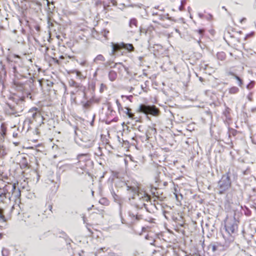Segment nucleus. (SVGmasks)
Returning a JSON list of instances; mask_svg holds the SVG:
<instances>
[{
  "label": "nucleus",
  "mask_w": 256,
  "mask_h": 256,
  "mask_svg": "<svg viewBox=\"0 0 256 256\" xmlns=\"http://www.w3.org/2000/svg\"><path fill=\"white\" fill-rule=\"evenodd\" d=\"M237 178V174L234 167L230 168L228 171L222 176L218 182L216 190L218 193L222 194L232 186V182Z\"/></svg>",
  "instance_id": "f03ea898"
},
{
  "label": "nucleus",
  "mask_w": 256,
  "mask_h": 256,
  "mask_svg": "<svg viewBox=\"0 0 256 256\" xmlns=\"http://www.w3.org/2000/svg\"><path fill=\"white\" fill-rule=\"evenodd\" d=\"M246 20V18H242V19L241 20L240 22H242V21H244V20Z\"/></svg>",
  "instance_id": "864d4df0"
},
{
  "label": "nucleus",
  "mask_w": 256,
  "mask_h": 256,
  "mask_svg": "<svg viewBox=\"0 0 256 256\" xmlns=\"http://www.w3.org/2000/svg\"><path fill=\"white\" fill-rule=\"evenodd\" d=\"M176 32H179V30H177V29H176Z\"/></svg>",
  "instance_id": "69168bd1"
},
{
  "label": "nucleus",
  "mask_w": 256,
  "mask_h": 256,
  "mask_svg": "<svg viewBox=\"0 0 256 256\" xmlns=\"http://www.w3.org/2000/svg\"><path fill=\"white\" fill-rule=\"evenodd\" d=\"M104 249H105V248H101L100 249V250H102L104 251Z\"/></svg>",
  "instance_id": "e2e57ef3"
},
{
  "label": "nucleus",
  "mask_w": 256,
  "mask_h": 256,
  "mask_svg": "<svg viewBox=\"0 0 256 256\" xmlns=\"http://www.w3.org/2000/svg\"><path fill=\"white\" fill-rule=\"evenodd\" d=\"M54 185V187L55 188V190H56L58 188V186H56V183L55 182H54L53 180L51 182Z\"/></svg>",
  "instance_id": "79ce46f5"
},
{
  "label": "nucleus",
  "mask_w": 256,
  "mask_h": 256,
  "mask_svg": "<svg viewBox=\"0 0 256 256\" xmlns=\"http://www.w3.org/2000/svg\"><path fill=\"white\" fill-rule=\"evenodd\" d=\"M0 128H1V130H2L1 134L2 136H4V135L6 134V128L4 126L3 124H1Z\"/></svg>",
  "instance_id": "c756f323"
},
{
  "label": "nucleus",
  "mask_w": 256,
  "mask_h": 256,
  "mask_svg": "<svg viewBox=\"0 0 256 256\" xmlns=\"http://www.w3.org/2000/svg\"><path fill=\"white\" fill-rule=\"evenodd\" d=\"M141 88H142V89H144V86H142H142H141Z\"/></svg>",
  "instance_id": "338daca9"
},
{
  "label": "nucleus",
  "mask_w": 256,
  "mask_h": 256,
  "mask_svg": "<svg viewBox=\"0 0 256 256\" xmlns=\"http://www.w3.org/2000/svg\"><path fill=\"white\" fill-rule=\"evenodd\" d=\"M102 1L100 0H98L96 2V4L98 6L99 4H102Z\"/></svg>",
  "instance_id": "a19ab883"
},
{
  "label": "nucleus",
  "mask_w": 256,
  "mask_h": 256,
  "mask_svg": "<svg viewBox=\"0 0 256 256\" xmlns=\"http://www.w3.org/2000/svg\"><path fill=\"white\" fill-rule=\"evenodd\" d=\"M130 111H131L130 108H128V107H125V108H124V110H123L122 112L124 114H126V115L128 116L129 118H132V119H134V114L133 113H132Z\"/></svg>",
  "instance_id": "2eb2a0df"
},
{
  "label": "nucleus",
  "mask_w": 256,
  "mask_h": 256,
  "mask_svg": "<svg viewBox=\"0 0 256 256\" xmlns=\"http://www.w3.org/2000/svg\"><path fill=\"white\" fill-rule=\"evenodd\" d=\"M60 58H61V59H64V56H60Z\"/></svg>",
  "instance_id": "13d9d810"
},
{
  "label": "nucleus",
  "mask_w": 256,
  "mask_h": 256,
  "mask_svg": "<svg viewBox=\"0 0 256 256\" xmlns=\"http://www.w3.org/2000/svg\"><path fill=\"white\" fill-rule=\"evenodd\" d=\"M2 256H8L10 254V251L8 249L3 248L2 250Z\"/></svg>",
  "instance_id": "4be33fe9"
},
{
  "label": "nucleus",
  "mask_w": 256,
  "mask_h": 256,
  "mask_svg": "<svg viewBox=\"0 0 256 256\" xmlns=\"http://www.w3.org/2000/svg\"><path fill=\"white\" fill-rule=\"evenodd\" d=\"M122 48L129 52H132L134 50V47L133 45L131 44H125L124 42H122L118 46H115L114 44H112V54H114L117 48Z\"/></svg>",
  "instance_id": "f8f14e48"
},
{
  "label": "nucleus",
  "mask_w": 256,
  "mask_h": 256,
  "mask_svg": "<svg viewBox=\"0 0 256 256\" xmlns=\"http://www.w3.org/2000/svg\"><path fill=\"white\" fill-rule=\"evenodd\" d=\"M73 72L75 73L76 74V76L79 78H80L82 76V73L78 70H75Z\"/></svg>",
  "instance_id": "f704fd0d"
},
{
  "label": "nucleus",
  "mask_w": 256,
  "mask_h": 256,
  "mask_svg": "<svg viewBox=\"0 0 256 256\" xmlns=\"http://www.w3.org/2000/svg\"><path fill=\"white\" fill-rule=\"evenodd\" d=\"M94 136L88 132L82 134V137L80 138L81 142L80 144L84 148H90L93 146L94 142Z\"/></svg>",
  "instance_id": "20e7f679"
},
{
  "label": "nucleus",
  "mask_w": 256,
  "mask_h": 256,
  "mask_svg": "<svg viewBox=\"0 0 256 256\" xmlns=\"http://www.w3.org/2000/svg\"><path fill=\"white\" fill-rule=\"evenodd\" d=\"M103 86H105L104 85V84H101L100 89V92H102V88H103Z\"/></svg>",
  "instance_id": "a18cd8bd"
},
{
  "label": "nucleus",
  "mask_w": 256,
  "mask_h": 256,
  "mask_svg": "<svg viewBox=\"0 0 256 256\" xmlns=\"http://www.w3.org/2000/svg\"><path fill=\"white\" fill-rule=\"evenodd\" d=\"M111 193L113 197V198L114 199V200L116 202H119L120 196L118 195H117L114 190H112L111 192Z\"/></svg>",
  "instance_id": "6ab92c4d"
},
{
  "label": "nucleus",
  "mask_w": 256,
  "mask_h": 256,
  "mask_svg": "<svg viewBox=\"0 0 256 256\" xmlns=\"http://www.w3.org/2000/svg\"><path fill=\"white\" fill-rule=\"evenodd\" d=\"M101 61L104 62L105 61V58L102 54L98 55L94 59V62L96 63H97L98 62Z\"/></svg>",
  "instance_id": "f3484780"
},
{
  "label": "nucleus",
  "mask_w": 256,
  "mask_h": 256,
  "mask_svg": "<svg viewBox=\"0 0 256 256\" xmlns=\"http://www.w3.org/2000/svg\"><path fill=\"white\" fill-rule=\"evenodd\" d=\"M91 104V102L90 100L87 101L83 104V108L86 109L88 108Z\"/></svg>",
  "instance_id": "7c9ffc66"
},
{
  "label": "nucleus",
  "mask_w": 256,
  "mask_h": 256,
  "mask_svg": "<svg viewBox=\"0 0 256 256\" xmlns=\"http://www.w3.org/2000/svg\"><path fill=\"white\" fill-rule=\"evenodd\" d=\"M120 213H121L122 208H121V205L120 204Z\"/></svg>",
  "instance_id": "5fc2aeb1"
},
{
  "label": "nucleus",
  "mask_w": 256,
  "mask_h": 256,
  "mask_svg": "<svg viewBox=\"0 0 256 256\" xmlns=\"http://www.w3.org/2000/svg\"><path fill=\"white\" fill-rule=\"evenodd\" d=\"M252 142L253 144H256V139L254 138L252 139Z\"/></svg>",
  "instance_id": "de8ad7c7"
},
{
  "label": "nucleus",
  "mask_w": 256,
  "mask_h": 256,
  "mask_svg": "<svg viewBox=\"0 0 256 256\" xmlns=\"http://www.w3.org/2000/svg\"><path fill=\"white\" fill-rule=\"evenodd\" d=\"M150 198V196L145 192L142 190H140L138 192L132 194V196L129 198V200L130 204L134 206L136 210H130L129 216L137 220L142 219V216L139 214L138 210L142 209L143 207L146 208L145 202H148Z\"/></svg>",
  "instance_id": "f257e3e1"
},
{
  "label": "nucleus",
  "mask_w": 256,
  "mask_h": 256,
  "mask_svg": "<svg viewBox=\"0 0 256 256\" xmlns=\"http://www.w3.org/2000/svg\"><path fill=\"white\" fill-rule=\"evenodd\" d=\"M78 162L76 164L77 168L84 170L86 168L87 163L90 162L89 155L86 154H79L77 156Z\"/></svg>",
  "instance_id": "423d86ee"
},
{
  "label": "nucleus",
  "mask_w": 256,
  "mask_h": 256,
  "mask_svg": "<svg viewBox=\"0 0 256 256\" xmlns=\"http://www.w3.org/2000/svg\"><path fill=\"white\" fill-rule=\"evenodd\" d=\"M126 190L132 194L140 190L138 183L134 180H128L126 182Z\"/></svg>",
  "instance_id": "9b49d317"
},
{
  "label": "nucleus",
  "mask_w": 256,
  "mask_h": 256,
  "mask_svg": "<svg viewBox=\"0 0 256 256\" xmlns=\"http://www.w3.org/2000/svg\"><path fill=\"white\" fill-rule=\"evenodd\" d=\"M167 184H168V182H164V186H167Z\"/></svg>",
  "instance_id": "603ef678"
},
{
  "label": "nucleus",
  "mask_w": 256,
  "mask_h": 256,
  "mask_svg": "<svg viewBox=\"0 0 256 256\" xmlns=\"http://www.w3.org/2000/svg\"><path fill=\"white\" fill-rule=\"evenodd\" d=\"M69 86H73L74 88L80 85V84H78L76 82L73 80H70L68 82Z\"/></svg>",
  "instance_id": "aec40b11"
},
{
  "label": "nucleus",
  "mask_w": 256,
  "mask_h": 256,
  "mask_svg": "<svg viewBox=\"0 0 256 256\" xmlns=\"http://www.w3.org/2000/svg\"><path fill=\"white\" fill-rule=\"evenodd\" d=\"M152 131H154V132H156V130L155 128H152Z\"/></svg>",
  "instance_id": "4d7b16f0"
},
{
  "label": "nucleus",
  "mask_w": 256,
  "mask_h": 256,
  "mask_svg": "<svg viewBox=\"0 0 256 256\" xmlns=\"http://www.w3.org/2000/svg\"><path fill=\"white\" fill-rule=\"evenodd\" d=\"M180 8V10H182V8H183V6H180V8Z\"/></svg>",
  "instance_id": "3c124183"
},
{
  "label": "nucleus",
  "mask_w": 256,
  "mask_h": 256,
  "mask_svg": "<svg viewBox=\"0 0 256 256\" xmlns=\"http://www.w3.org/2000/svg\"><path fill=\"white\" fill-rule=\"evenodd\" d=\"M86 87L82 84L74 88V89L70 92V98L73 102H76V97L74 96L76 94L82 95L85 100L87 99L86 95L85 92Z\"/></svg>",
  "instance_id": "6e6552de"
},
{
  "label": "nucleus",
  "mask_w": 256,
  "mask_h": 256,
  "mask_svg": "<svg viewBox=\"0 0 256 256\" xmlns=\"http://www.w3.org/2000/svg\"><path fill=\"white\" fill-rule=\"evenodd\" d=\"M176 199H178V195L176 194Z\"/></svg>",
  "instance_id": "0e129e2a"
},
{
  "label": "nucleus",
  "mask_w": 256,
  "mask_h": 256,
  "mask_svg": "<svg viewBox=\"0 0 256 256\" xmlns=\"http://www.w3.org/2000/svg\"><path fill=\"white\" fill-rule=\"evenodd\" d=\"M129 26L132 30L131 32H134L138 28V20L135 18H131L129 22Z\"/></svg>",
  "instance_id": "4468645a"
},
{
  "label": "nucleus",
  "mask_w": 256,
  "mask_h": 256,
  "mask_svg": "<svg viewBox=\"0 0 256 256\" xmlns=\"http://www.w3.org/2000/svg\"><path fill=\"white\" fill-rule=\"evenodd\" d=\"M32 117L34 119H35L36 120L38 118H42L40 113L36 112H35L32 114Z\"/></svg>",
  "instance_id": "bb28decb"
},
{
  "label": "nucleus",
  "mask_w": 256,
  "mask_h": 256,
  "mask_svg": "<svg viewBox=\"0 0 256 256\" xmlns=\"http://www.w3.org/2000/svg\"><path fill=\"white\" fill-rule=\"evenodd\" d=\"M254 81H250L249 84H247L246 88L249 90H252L254 88Z\"/></svg>",
  "instance_id": "b1692460"
},
{
  "label": "nucleus",
  "mask_w": 256,
  "mask_h": 256,
  "mask_svg": "<svg viewBox=\"0 0 256 256\" xmlns=\"http://www.w3.org/2000/svg\"><path fill=\"white\" fill-rule=\"evenodd\" d=\"M222 8L224 9V10H226V11L227 10L226 8V7H225V6H223L222 7Z\"/></svg>",
  "instance_id": "6e6d98bb"
},
{
  "label": "nucleus",
  "mask_w": 256,
  "mask_h": 256,
  "mask_svg": "<svg viewBox=\"0 0 256 256\" xmlns=\"http://www.w3.org/2000/svg\"><path fill=\"white\" fill-rule=\"evenodd\" d=\"M12 184H6L2 188L0 187V198L10 200V192L14 188Z\"/></svg>",
  "instance_id": "9d476101"
},
{
  "label": "nucleus",
  "mask_w": 256,
  "mask_h": 256,
  "mask_svg": "<svg viewBox=\"0 0 256 256\" xmlns=\"http://www.w3.org/2000/svg\"><path fill=\"white\" fill-rule=\"evenodd\" d=\"M109 32L106 30H104V37H106V34Z\"/></svg>",
  "instance_id": "ea45409f"
},
{
  "label": "nucleus",
  "mask_w": 256,
  "mask_h": 256,
  "mask_svg": "<svg viewBox=\"0 0 256 256\" xmlns=\"http://www.w3.org/2000/svg\"><path fill=\"white\" fill-rule=\"evenodd\" d=\"M230 113V109L227 108L223 112V114L226 116V118L228 116Z\"/></svg>",
  "instance_id": "473e14b6"
},
{
  "label": "nucleus",
  "mask_w": 256,
  "mask_h": 256,
  "mask_svg": "<svg viewBox=\"0 0 256 256\" xmlns=\"http://www.w3.org/2000/svg\"><path fill=\"white\" fill-rule=\"evenodd\" d=\"M238 222L235 218L228 220L225 225L226 230L232 234L236 232L238 228Z\"/></svg>",
  "instance_id": "1a4fd4ad"
},
{
  "label": "nucleus",
  "mask_w": 256,
  "mask_h": 256,
  "mask_svg": "<svg viewBox=\"0 0 256 256\" xmlns=\"http://www.w3.org/2000/svg\"><path fill=\"white\" fill-rule=\"evenodd\" d=\"M95 116H96V114H93V116H92V122L90 123L91 126H94V122Z\"/></svg>",
  "instance_id": "58836bf2"
},
{
  "label": "nucleus",
  "mask_w": 256,
  "mask_h": 256,
  "mask_svg": "<svg viewBox=\"0 0 256 256\" xmlns=\"http://www.w3.org/2000/svg\"><path fill=\"white\" fill-rule=\"evenodd\" d=\"M56 63H58V60H56Z\"/></svg>",
  "instance_id": "774afa93"
},
{
  "label": "nucleus",
  "mask_w": 256,
  "mask_h": 256,
  "mask_svg": "<svg viewBox=\"0 0 256 256\" xmlns=\"http://www.w3.org/2000/svg\"><path fill=\"white\" fill-rule=\"evenodd\" d=\"M98 69L96 70V72H95V74H94V76H95V75H96V72H98Z\"/></svg>",
  "instance_id": "052dcab7"
},
{
  "label": "nucleus",
  "mask_w": 256,
  "mask_h": 256,
  "mask_svg": "<svg viewBox=\"0 0 256 256\" xmlns=\"http://www.w3.org/2000/svg\"><path fill=\"white\" fill-rule=\"evenodd\" d=\"M117 78V74L114 70H110L108 74V78L110 80L113 82L116 80Z\"/></svg>",
  "instance_id": "dca6fc26"
},
{
  "label": "nucleus",
  "mask_w": 256,
  "mask_h": 256,
  "mask_svg": "<svg viewBox=\"0 0 256 256\" xmlns=\"http://www.w3.org/2000/svg\"><path fill=\"white\" fill-rule=\"evenodd\" d=\"M116 102L118 106V108L119 112H120L123 110H124V108L122 106L120 102H119V100H116Z\"/></svg>",
  "instance_id": "412c9836"
},
{
  "label": "nucleus",
  "mask_w": 256,
  "mask_h": 256,
  "mask_svg": "<svg viewBox=\"0 0 256 256\" xmlns=\"http://www.w3.org/2000/svg\"><path fill=\"white\" fill-rule=\"evenodd\" d=\"M218 58L222 60H224L225 58L224 54V52L218 54Z\"/></svg>",
  "instance_id": "2f4dec72"
},
{
  "label": "nucleus",
  "mask_w": 256,
  "mask_h": 256,
  "mask_svg": "<svg viewBox=\"0 0 256 256\" xmlns=\"http://www.w3.org/2000/svg\"><path fill=\"white\" fill-rule=\"evenodd\" d=\"M126 182H125V181L118 180L116 183V186H118L123 187L124 186H126Z\"/></svg>",
  "instance_id": "a878e982"
},
{
  "label": "nucleus",
  "mask_w": 256,
  "mask_h": 256,
  "mask_svg": "<svg viewBox=\"0 0 256 256\" xmlns=\"http://www.w3.org/2000/svg\"><path fill=\"white\" fill-rule=\"evenodd\" d=\"M112 63H113V62H110V61H109V62H106V63H104V66H106H106H110L111 68H112V67H114V66H111V64H112Z\"/></svg>",
  "instance_id": "c9c22d12"
},
{
  "label": "nucleus",
  "mask_w": 256,
  "mask_h": 256,
  "mask_svg": "<svg viewBox=\"0 0 256 256\" xmlns=\"http://www.w3.org/2000/svg\"><path fill=\"white\" fill-rule=\"evenodd\" d=\"M134 89V88L131 87V88H130V92H132Z\"/></svg>",
  "instance_id": "8fccbe9b"
},
{
  "label": "nucleus",
  "mask_w": 256,
  "mask_h": 256,
  "mask_svg": "<svg viewBox=\"0 0 256 256\" xmlns=\"http://www.w3.org/2000/svg\"><path fill=\"white\" fill-rule=\"evenodd\" d=\"M228 247L229 246L228 244H222L218 242H213L211 243L208 248L214 254L220 256Z\"/></svg>",
  "instance_id": "39448f33"
},
{
  "label": "nucleus",
  "mask_w": 256,
  "mask_h": 256,
  "mask_svg": "<svg viewBox=\"0 0 256 256\" xmlns=\"http://www.w3.org/2000/svg\"><path fill=\"white\" fill-rule=\"evenodd\" d=\"M227 74L228 76H233L234 78V76H236L234 73L232 72H230V71L227 72Z\"/></svg>",
  "instance_id": "4c0bfd02"
},
{
  "label": "nucleus",
  "mask_w": 256,
  "mask_h": 256,
  "mask_svg": "<svg viewBox=\"0 0 256 256\" xmlns=\"http://www.w3.org/2000/svg\"><path fill=\"white\" fill-rule=\"evenodd\" d=\"M122 98H126V100H129L130 101H132V98H133L132 96L130 95V96H122Z\"/></svg>",
  "instance_id": "72a5a7b5"
},
{
  "label": "nucleus",
  "mask_w": 256,
  "mask_h": 256,
  "mask_svg": "<svg viewBox=\"0 0 256 256\" xmlns=\"http://www.w3.org/2000/svg\"><path fill=\"white\" fill-rule=\"evenodd\" d=\"M254 34V32H252L250 34H248L246 37L247 36H252L253 34Z\"/></svg>",
  "instance_id": "09e8293b"
},
{
  "label": "nucleus",
  "mask_w": 256,
  "mask_h": 256,
  "mask_svg": "<svg viewBox=\"0 0 256 256\" xmlns=\"http://www.w3.org/2000/svg\"><path fill=\"white\" fill-rule=\"evenodd\" d=\"M204 32V30H199L198 32L200 34H202Z\"/></svg>",
  "instance_id": "49530a36"
},
{
  "label": "nucleus",
  "mask_w": 256,
  "mask_h": 256,
  "mask_svg": "<svg viewBox=\"0 0 256 256\" xmlns=\"http://www.w3.org/2000/svg\"><path fill=\"white\" fill-rule=\"evenodd\" d=\"M15 65L16 66H17V70H18L20 72V74H22V71L20 70V68H22V67H20L18 66L16 64H15Z\"/></svg>",
  "instance_id": "37998d69"
},
{
  "label": "nucleus",
  "mask_w": 256,
  "mask_h": 256,
  "mask_svg": "<svg viewBox=\"0 0 256 256\" xmlns=\"http://www.w3.org/2000/svg\"><path fill=\"white\" fill-rule=\"evenodd\" d=\"M234 78L236 79L238 81V85L242 87L243 84L242 80L237 75L234 76Z\"/></svg>",
  "instance_id": "393cba45"
},
{
  "label": "nucleus",
  "mask_w": 256,
  "mask_h": 256,
  "mask_svg": "<svg viewBox=\"0 0 256 256\" xmlns=\"http://www.w3.org/2000/svg\"><path fill=\"white\" fill-rule=\"evenodd\" d=\"M138 112L146 114H150L156 116L158 114L159 111L154 106H150L142 104L139 106Z\"/></svg>",
  "instance_id": "0eeeda50"
},
{
  "label": "nucleus",
  "mask_w": 256,
  "mask_h": 256,
  "mask_svg": "<svg viewBox=\"0 0 256 256\" xmlns=\"http://www.w3.org/2000/svg\"><path fill=\"white\" fill-rule=\"evenodd\" d=\"M231 195V194L230 193H228L226 194V200L228 202H230V200H231V198H230V196Z\"/></svg>",
  "instance_id": "e433bc0d"
},
{
  "label": "nucleus",
  "mask_w": 256,
  "mask_h": 256,
  "mask_svg": "<svg viewBox=\"0 0 256 256\" xmlns=\"http://www.w3.org/2000/svg\"><path fill=\"white\" fill-rule=\"evenodd\" d=\"M202 80H203V79H202V78H201V77H200V81H202Z\"/></svg>",
  "instance_id": "680f3d73"
},
{
  "label": "nucleus",
  "mask_w": 256,
  "mask_h": 256,
  "mask_svg": "<svg viewBox=\"0 0 256 256\" xmlns=\"http://www.w3.org/2000/svg\"><path fill=\"white\" fill-rule=\"evenodd\" d=\"M239 92V88L236 86H232L229 89L230 94H236Z\"/></svg>",
  "instance_id": "a211bd4d"
},
{
  "label": "nucleus",
  "mask_w": 256,
  "mask_h": 256,
  "mask_svg": "<svg viewBox=\"0 0 256 256\" xmlns=\"http://www.w3.org/2000/svg\"><path fill=\"white\" fill-rule=\"evenodd\" d=\"M0 70L2 71V72L4 74H6V70L5 68V65L3 64L2 62V60L0 61Z\"/></svg>",
  "instance_id": "5701e85b"
},
{
  "label": "nucleus",
  "mask_w": 256,
  "mask_h": 256,
  "mask_svg": "<svg viewBox=\"0 0 256 256\" xmlns=\"http://www.w3.org/2000/svg\"><path fill=\"white\" fill-rule=\"evenodd\" d=\"M6 61L8 64L10 68L12 69V72L14 76L18 79H20L22 78H26L22 74H20V72L17 70V66L15 64H16L20 67L22 66V62L20 57L16 54L10 55L6 58Z\"/></svg>",
  "instance_id": "7ed1b4c3"
},
{
  "label": "nucleus",
  "mask_w": 256,
  "mask_h": 256,
  "mask_svg": "<svg viewBox=\"0 0 256 256\" xmlns=\"http://www.w3.org/2000/svg\"><path fill=\"white\" fill-rule=\"evenodd\" d=\"M237 256H248L246 251L243 250H240L238 252Z\"/></svg>",
  "instance_id": "c85d7f7f"
},
{
  "label": "nucleus",
  "mask_w": 256,
  "mask_h": 256,
  "mask_svg": "<svg viewBox=\"0 0 256 256\" xmlns=\"http://www.w3.org/2000/svg\"><path fill=\"white\" fill-rule=\"evenodd\" d=\"M12 184L14 186L13 187L14 188L12 190V192H10V198L14 197V198L16 200L20 196V190L18 188H16V184L14 183Z\"/></svg>",
  "instance_id": "ddd939ff"
},
{
  "label": "nucleus",
  "mask_w": 256,
  "mask_h": 256,
  "mask_svg": "<svg viewBox=\"0 0 256 256\" xmlns=\"http://www.w3.org/2000/svg\"><path fill=\"white\" fill-rule=\"evenodd\" d=\"M66 242L68 244H70V242H72V240L70 238H66Z\"/></svg>",
  "instance_id": "c03bdc74"
},
{
  "label": "nucleus",
  "mask_w": 256,
  "mask_h": 256,
  "mask_svg": "<svg viewBox=\"0 0 256 256\" xmlns=\"http://www.w3.org/2000/svg\"><path fill=\"white\" fill-rule=\"evenodd\" d=\"M2 234H0V240L2 238Z\"/></svg>",
  "instance_id": "bf43d9fd"
},
{
  "label": "nucleus",
  "mask_w": 256,
  "mask_h": 256,
  "mask_svg": "<svg viewBox=\"0 0 256 256\" xmlns=\"http://www.w3.org/2000/svg\"><path fill=\"white\" fill-rule=\"evenodd\" d=\"M0 220H2L4 222L6 220L3 214V210L1 208H0Z\"/></svg>",
  "instance_id": "cd10ccee"
}]
</instances>
